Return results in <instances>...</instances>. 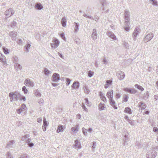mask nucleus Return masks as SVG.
<instances>
[{
	"label": "nucleus",
	"instance_id": "473e14b6",
	"mask_svg": "<svg viewBox=\"0 0 158 158\" xmlns=\"http://www.w3.org/2000/svg\"><path fill=\"white\" fill-rule=\"evenodd\" d=\"M52 43L58 47L59 45L60 42L58 40L55 39L52 41Z\"/></svg>",
	"mask_w": 158,
	"mask_h": 158
},
{
	"label": "nucleus",
	"instance_id": "f3484780",
	"mask_svg": "<svg viewBox=\"0 0 158 158\" xmlns=\"http://www.w3.org/2000/svg\"><path fill=\"white\" fill-rule=\"evenodd\" d=\"M15 143V141L14 140H12L8 142L7 144L6 147L9 148L13 147V145Z\"/></svg>",
	"mask_w": 158,
	"mask_h": 158
},
{
	"label": "nucleus",
	"instance_id": "e433bc0d",
	"mask_svg": "<svg viewBox=\"0 0 158 158\" xmlns=\"http://www.w3.org/2000/svg\"><path fill=\"white\" fill-rule=\"evenodd\" d=\"M3 51L4 53L6 54H8L9 53L8 49L4 47H3L2 48Z\"/></svg>",
	"mask_w": 158,
	"mask_h": 158
},
{
	"label": "nucleus",
	"instance_id": "bf43d9fd",
	"mask_svg": "<svg viewBox=\"0 0 158 158\" xmlns=\"http://www.w3.org/2000/svg\"><path fill=\"white\" fill-rule=\"evenodd\" d=\"M143 103L142 102H140L138 103V106L140 108V109H141V107H142L143 105Z\"/></svg>",
	"mask_w": 158,
	"mask_h": 158
},
{
	"label": "nucleus",
	"instance_id": "423d86ee",
	"mask_svg": "<svg viewBox=\"0 0 158 158\" xmlns=\"http://www.w3.org/2000/svg\"><path fill=\"white\" fill-rule=\"evenodd\" d=\"M153 34L152 33H150L148 34L143 39L144 42H146L150 40L153 37Z\"/></svg>",
	"mask_w": 158,
	"mask_h": 158
},
{
	"label": "nucleus",
	"instance_id": "0eeeda50",
	"mask_svg": "<svg viewBox=\"0 0 158 158\" xmlns=\"http://www.w3.org/2000/svg\"><path fill=\"white\" fill-rule=\"evenodd\" d=\"M24 84L26 85H28L29 86L31 87H33L34 86L33 82L29 78H27L25 80Z\"/></svg>",
	"mask_w": 158,
	"mask_h": 158
},
{
	"label": "nucleus",
	"instance_id": "9d476101",
	"mask_svg": "<svg viewBox=\"0 0 158 158\" xmlns=\"http://www.w3.org/2000/svg\"><path fill=\"white\" fill-rule=\"evenodd\" d=\"M53 81L55 82H57L60 79L59 75L57 73H54L52 76Z\"/></svg>",
	"mask_w": 158,
	"mask_h": 158
},
{
	"label": "nucleus",
	"instance_id": "20e7f679",
	"mask_svg": "<svg viewBox=\"0 0 158 158\" xmlns=\"http://www.w3.org/2000/svg\"><path fill=\"white\" fill-rule=\"evenodd\" d=\"M140 32V29L139 27H137L135 28L132 35V38L134 41L136 40L137 36L138 35Z\"/></svg>",
	"mask_w": 158,
	"mask_h": 158
},
{
	"label": "nucleus",
	"instance_id": "de8ad7c7",
	"mask_svg": "<svg viewBox=\"0 0 158 158\" xmlns=\"http://www.w3.org/2000/svg\"><path fill=\"white\" fill-rule=\"evenodd\" d=\"M122 45L124 47H126L127 48L128 47V43L124 41L123 42Z\"/></svg>",
	"mask_w": 158,
	"mask_h": 158
},
{
	"label": "nucleus",
	"instance_id": "58836bf2",
	"mask_svg": "<svg viewBox=\"0 0 158 158\" xmlns=\"http://www.w3.org/2000/svg\"><path fill=\"white\" fill-rule=\"evenodd\" d=\"M94 72L91 71H89L88 72V76L89 77H91L94 74Z\"/></svg>",
	"mask_w": 158,
	"mask_h": 158
},
{
	"label": "nucleus",
	"instance_id": "c9c22d12",
	"mask_svg": "<svg viewBox=\"0 0 158 158\" xmlns=\"http://www.w3.org/2000/svg\"><path fill=\"white\" fill-rule=\"evenodd\" d=\"M0 60L2 62L6 61V58L2 56V54H0Z\"/></svg>",
	"mask_w": 158,
	"mask_h": 158
},
{
	"label": "nucleus",
	"instance_id": "603ef678",
	"mask_svg": "<svg viewBox=\"0 0 158 158\" xmlns=\"http://www.w3.org/2000/svg\"><path fill=\"white\" fill-rule=\"evenodd\" d=\"M72 130L74 131H78V126H76L75 127H73L72 128Z\"/></svg>",
	"mask_w": 158,
	"mask_h": 158
},
{
	"label": "nucleus",
	"instance_id": "ddd939ff",
	"mask_svg": "<svg viewBox=\"0 0 158 158\" xmlns=\"http://www.w3.org/2000/svg\"><path fill=\"white\" fill-rule=\"evenodd\" d=\"M91 37L94 40H95L97 39V34L96 32V30L95 29H94L93 30L91 35Z\"/></svg>",
	"mask_w": 158,
	"mask_h": 158
},
{
	"label": "nucleus",
	"instance_id": "c03bdc74",
	"mask_svg": "<svg viewBox=\"0 0 158 158\" xmlns=\"http://www.w3.org/2000/svg\"><path fill=\"white\" fill-rule=\"evenodd\" d=\"M29 137V135H25L24 136H23L22 138V141H24L25 140H26L27 139V138Z\"/></svg>",
	"mask_w": 158,
	"mask_h": 158
},
{
	"label": "nucleus",
	"instance_id": "052dcab7",
	"mask_svg": "<svg viewBox=\"0 0 158 158\" xmlns=\"http://www.w3.org/2000/svg\"><path fill=\"white\" fill-rule=\"evenodd\" d=\"M101 99L105 103H106L107 102V100L105 97V96L103 98H101Z\"/></svg>",
	"mask_w": 158,
	"mask_h": 158
},
{
	"label": "nucleus",
	"instance_id": "774afa93",
	"mask_svg": "<svg viewBox=\"0 0 158 158\" xmlns=\"http://www.w3.org/2000/svg\"><path fill=\"white\" fill-rule=\"evenodd\" d=\"M102 62H103L104 63V64H106L107 63V60H106V58H103V60L102 61Z\"/></svg>",
	"mask_w": 158,
	"mask_h": 158
},
{
	"label": "nucleus",
	"instance_id": "4468645a",
	"mask_svg": "<svg viewBox=\"0 0 158 158\" xmlns=\"http://www.w3.org/2000/svg\"><path fill=\"white\" fill-rule=\"evenodd\" d=\"M9 35L11 37L12 40H15L16 39L15 38L17 35L14 31H12L9 33Z\"/></svg>",
	"mask_w": 158,
	"mask_h": 158
},
{
	"label": "nucleus",
	"instance_id": "2eb2a0df",
	"mask_svg": "<svg viewBox=\"0 0 158 158\" xmlns=\"http://www.w3.org/2000/svg\"><path fill=\"white\" fill-rule=\"evenodd\" d=\"M75 144L74 145V148H78V149H81V146L80 143L77 140H76L75 141Z\"/></svg>",
	"mask_w": 158,
	"mask_h": 158
},
{
	"label": "nucleus",
	"instance_id": "5fc2aeb1",
	"mask_svg": "<svg viewBox=\"0 0 158 158\" xmlns=\"http://www.w3.org/2000/svg\"><path fill=\"white\" fill-rule=\"evenodd\" d=\"M2 63V65L4 67L6 68L7 67V64L6 63V61Z\"/></svg>",
	"mask_w": 158,
	"mask_h": 158
},
{
	"label": "nucleus",
	"instance_id": "a19ab883",
	"mask_svg": "<svg viewBox=\"0 0 158 158\" xmlns=\"http://www.w3.org/2000/svg\"><path fill=\"white\" fill-rule=\"evenodd\" d=\"M21 110L22 111L23 110H25L27 109V108L25 104H23L22 105L21 107L20 108Z\"/></svg>",
	"mask_w": 158,
	"mask_h": 158
},
{
	"label": "nucleus",
	"instance_id": "4be33fe9",
	"mask_svg": "<svg viewBox=\"0 0 158 158\" xmlns=\"http://www.w3.org/2000/svg\"><path fill=\"white\" fill-rule=\"evenodd\" d=\"M35 7V8L39 10H41L43 8L42 5L40 3H37L36 4Z\"/></svg>",
	"mask_w": 158,
	"mask_h": 158
},
{
	"label": "nucleus",
	"instance_id": "f704fd0d",
	"mask_svg": "<svg viewBox=\"0 0 158 158\" xmlns=\"http://www.w3.org/2000/svg\"><path fill=\"white\" fill-rule=\"evenodd\" d=\"M31 46V45L29 44L25 45L24 47L25 49V51L27 52H28L29 51V49H30Z\"/></svg>",
	"mask_w": 158,
	"mask_h": 158
},
{
	"label": "nucleus",
	"instance_id": "49530a36",
	"mask_svg": "<svg viewBox=\"0 0 158 158\" xmlns=\"http://www.w3.org/2000/svg\"><path fill=\"white\" fill-rule=\"evenodd\" d=\"M38 102L40 105H43L44 102L43 100L41 98L40 99L38 100Z\"/></svg>",
	"mask_w": 158,
	"mask_h": 158
},
{
	"label": "nucleus",
	"instance_id": "a18cd8bd",
	"mask_svg": "<svg viewBox=\"0 0 158 158\" xmlns=\"http://www.w3.org/2000/svg\"><path fill=\"white\" fill-rule=\"evenodd\" d=\"M6 156L7 158H10L11 157H12V155L10 153V152H7L6 154Z\"/></svg>",
	"mask_w": 158,
	"mask_h": 158
},
{
	"label": "nucleus",
	"instance_id": "a878e982",
	"mask_svg": "<svg viewBox=\"0 0 158 158\" xmlns=\"http://www.w3.org/2000/svg\"><path fill=\"white\" fill-rule=\"evenodd\" d=\"M149 94L148 91L145 93L143 95V99L144 100H146L148 98Z\"/></svg>",
	"mask_w": 158,
	"mask_h": 158
},
{
	"label": "nucleus",
	"instance_id": "6e6552de",
	"mask_svg": "<svg viewBox=\"0 0 158 158\" xmlns=\"http://www.w3.org/2000/svg\"><path fill=\"white\" fill-rule=\"evenodd\" d=\"M123 90L131 94H135L136 93V91L134 89H130L129 88H124Z\"/></svg>",
	"mask_w": 158,
	"mask_h": 158
},
{
	"label": "nucleus",
	"instance_id": "aec40b11",
	"mask_svg": "<svg viewBox=\"0 0 158 158\" xmlns=\"http://www.w3.org/2000/svg\"><path fill=\"white\" fill-rule=\"evenodd\" d=\"M106 84L105 85L104 87L106 89L110 85H111L112 83L111 80H107L106 81Z\"/></svg>",
	"mask_w": 158,
	"mask_h": 158
},
{
	"label": "nucleus",
	"instance_id": "ea45409f",
	"mask_svg": "<svg viewBox=\"0 0 158 158\" xmlns=\"http://www.w3.org/2000/svg\"><path fill=\"white\" fill-rule=\"evenodd\" d=\"M128 98L129 97L127 95H125V97L123 98L122 102H127L128 100Z\"/></svg>",
	"mask_w": 158,
	"mask_h": 158
},
{
	"label": "nucleus",
	"instance_id": "c756f323",
	"mask_svg": "<svg viewBox=\"0 0 158 158\" xmlns=\"http://www.w3.org/2000/svg\"><path fill=\"white\" fill-rule=\"evenodd\" d=\"M83 89L84 90V92L86 94H88L90 92V90L88 88V87L86 86H85L83 88Z\"/></svg>",
	"mask_w": 158,
	"mask_h": 158
},
{
	"label": "nucleus",
	"instance_id": "f257e3e1",
	"mask_svg": "<svg viewBox=\"0 0 158 158\" xmlns=\"http://www.w3.org/2000/svg\"><path fill=\"white\" fill-rule=\"evenodd\" d=\"M113 92L112 90H110L108 91L106 94V96L109 99L110 103V105L114 108L115 109H117V107L115 106V102L114 100L113 99Z\"/></svg>",
	"mask_w": 158,
	"mask_h": 158
},
{
	"label": "nucleus",
	"instance_id": "cd10ccee",
	"mask_svg": "<svg viewBox=\"0 0 158 158\" xmlns=\"http://www.w3.org/2000/svg\"><path fill=\"white\" fill-rule=\"evenodd\" d=\"M149 2L153 6L158 5V2L156 0H149Z\"/></svg>",
	"mask_w": 158,
	"mask_h": 158
},
{
	"label": "nucleus",
	"instance_id": "a211bd4d",
	"mask_svg": "<svg viewBox=\"0 0 158 158\" xmlns=\"http://www.w3.org/2000/svg\"><path fill=\"white\" fill-rule=\"evenodd\" d=\"M79 82H76V81H75L73 82L72 86V88L75 89H78L79 88Z\"/></svg>",
	"mask_w": 158,
	"mask_h": 158
},
{
	"label": "nucleus",
	"instance_id": "7ed1b4c3",
	"mask_svg": "<svg viewBox=\"0 0 158 158\" xmlns=\"http://www.w3.org/2000/svg\"><path fill=\"white\" fill-rule=\"evenodd\" d=\"M157 154V152L154 150L152 149L147 152L146 157L148 158H154L156 157Z\"/></svg>",
	"mask_w": 158,
	"mask_h": 158
},
{
	"label": "nucleus",
	"instance_id": "e2e57ef3",
	"mask_svg": "<svg viewBox=\"0 0 158 158\" xmlns=\"http://www.w3.org/2000/svg\"><path fill=\"white\" fill-rule=\"evenodd\" d=\"M96 142H93V145L92 147V148L93 149L96 148Z\"/></svg>",
	"mask_w": 158,
	"mask_h": 158
},
{
	"label": "nucleus",
	"instance_id": "4d7b16f0",
	"mask_svg": "<svg viewBox=\"0 0 158 158\" xmlns=\"http://www.w3.org/2000/svg\"><path fill=\"white\" fill-rule=\"evenodd\" d=\"M51 46L52 48V49H55L57 47V46L56 45H55V44L53 43L51 44Z\"/></svg>",
	"mask_w": 158,
	"mask_h": 158
},
{
	"label": "nucleus",
	"instance_id": "9b49d317",
	"mask_svg": "<svg viewBox=\"0 0 158 158\" xmlns=\"http://www.w3.org/2000/svg\"><path fill=\"white\" fill-rule=\"evenodd\" d=\"M13 97H14V100L17 101L20 98L21 96L20 94L17 92H15L13 93Z\"/></svg>",
	"mask_w": 158,
	"mask_h": 158
},
{
	"label": "nucleus",
	"instance_id": "72a5a7b5",
	"mask_svg": "<svg viewBox=\"0 0 158 158\" xmlns=\"http://www.w3.org/2000/svg\"><path fill=\"white\" fill-rule=\"evenodd\" d=\"M9 96L10 97V101L12 102L14 100L13 92H10L9 94Z\"/></svg>",
	"mask_w": 158,
	"mask_h": 158
},
{
	"label": "nucleus",
	"instance_id": "b1692460",
	"mask_svg": "<svg viewBox=\"0 0 158 158\" xmlns=\"http://www.w3.org/2000/svg\"><path fill=\"white\" fill-rule=\"evenodd\" d=\"M98 107L100 110H103L106 108V105L105 104H102L101 102L98 105Z\"/></svg>",
	"mask_w": 158,
	"mask_h": 158
},
{
	"label": "nucleus",
	"instance_id": "393cba45",
	"mask_svg": "<svg viewBox=\"0 0 158 158\" xmlns=\"http://www.w3.org/2000/svg\"><path fill=\"white\" fill-rule=\"evenodd\" d=\"M66 22L67 21L65 18L64 17L61 20V23L63 27H65L66 26Z\"/></svg>",
	"mask_w": 158,
	"mask_h": 158
},
{
	"label": "nucleus",
	"instance_id": "680f3d73",
	"mask_svg": "<svg viewBox=\"0 0 158 158\" xmlns=\"http://www.w3.org/2000/svg\"><path fill=\"white\" fill-rule=\"evenodd\" d=\"M131 125H134V122L133 121L130 120V119H128V120L127 121Z\"/></svg>",
	"mask_w": 158,
	"mask_h": 158
},
{
	"label": "nucleus",
	"instance_id": "dca6fc26",
	"mask_svg": "<svg viewBox=\"0 0 158 158\" xmlns=\"http://www.w3.org/2000/svg\"><path fill=\"white\" fill-rule=\"evenodd\" d=\"M14 66L15 69L16 71H18L19 70H21L22 68V65L18 63L15 64Z\"/></svg>",
	"mask_w": 158,
	"mask_h": 158
},
{
	"label": "nucleus",
	"instance_id": "6ab92c4d",
	"mask_svg": "<svg viewBox=\"0 0 158 158\" xmlns=\"http://www.w3.org/2000/svg\"><path fill=\"white\" fill-rule=\"evenodd\" d=\"M64 128V127L63 126L60 125L58 126L56 131L58 133L60 132H62L63 131Z\"/></svg>",
	"mask_w": 158,
	"mask_h": 158
},
{
	"label": "nucleus",
	"instance_id": "3c124183",
	"mask_svg": "<svg viewBox=\"0 0 158 158\" xmlns=\"http://www.w3.org/2000/svg\"><path fill=\"white\" fill-rule=\"evenodd\" d=\"M22 90L24 92V94H26L27 93L28 91L27 90V89L25 86H23L22 88Z\"/></svg>",
	"mask_w": 158,
	"mask_h": 158
},
{
	"label": "nucleus",
	"instance_id": "338daca9",
	"mask_svg": "<svg viewBox=\"0 0 158 158\" xmlns=\"http://www.w3.org/2000/svg\"><path fill=\"white\" fill-rule=\"evenodd\" d=\"M124 29L126 31H129L130 27L129 26H126V27H124Z\"/></svg>",
	"mask_w": 158,
	"mask_h": 158
},
{
	"label": "nucleus",
	"instance_id": "69168bd1",
	"mask_svg": "<svg viewBox=\"0 0 158 158\" xmlns=\"http://www.w3.org/2000/svg\"><path fill=\"white\" fill-rule=\"evenodd\" d=\"M147 107V105L146 104H144L143 103V105L142 107H141V109H142L143 110L145 109Z\"/></svg>",
	"mask_w": 158,
	"mask_h": 158
},
{
	"label": "nucleus",
	"instance_id": "6e6d98bb",
	"mask_svg": "<svg viewBox=\"0 0 158 158\" xmlns=\"http://www.w3.org/2000/svg\"><path fill=\"white\" fill-rule=\"evenodd\" d=\"M85 103H86L87 105L89 106V104L90 102L89 101L88 99L87 98H86L85 99Z\"/></svg>",
	"mask_w": 158,
	"mask_h": 158
},
{
	"label": "nucleus",
	"instance_id": "0e129e2a",
	"mask_svg": "<svg viewBox=\"0 0 158 158\" xmlns=\"http://www.w3.org/2000/svg\"><path fill=\"white\" fill-rule=\"evenodd\" d=\"M17 43L18 44L22 45L23 42L21 39H19L17 41Z\"/></svg>",
	"mask_w": 158,
	"mask_h": 158
},
{
	"label": "nucleus",
	"instance_id": "f8f14e48",
	"mask_svg": "<svg viewBox=\"0 0 158 158\" xmlns=\"http://www.w3.org/2000/svg\"><path fill=\"white\" fill-rule=\"evenodd\" d=\"M107 35L114 40H115L116 39V37L114 34L112 32L110 31H108L107 33Z\"/></svg>",
	"mask_w": 158,
	"mask_h": 158
},
{
	"label": "nucleus",
	"instance_id": "7c9ffc66",
	"mask_svg": "<svg viewBox=\"0 0 158 158\" xmlns=\"http://www.w3.org/2000/svg\"><path fill=\"white\" fill-rule=\"evenodd\" d=\"M135 86L139 90H141V91H142L144 90V89L140 85H139L138 84H135Z\"/></svg>",
	"mask_w": 158,
	"mask_h": 158
},
{
	"label": "nucleus",
	"instance_id": "8fccbe9b",
	"mask_svg": "<svg viewBox=\"0 0 158 158\" xmlns=\"http://www.w3.org/2000/svg\"><path fill=\"white\" fill-rule=\"evenodd\" d=\"M17 24V23L13 21L11 23V26L12 27H15Z\"/></svg>",
	"mask_w": 158,
	"mask_h": 158
},
{
	"label": "nucleus",
	"instance_id": "1a4fd4ad",
	"mask_svg": "<svg viewBox=\"0 0 158 158\" xmlns=\"http://www.w3.org/2000/svg\"><path fill=\"white\" fill-rule=\"evenodd\" d=\"M117 75L118 78L120 80H122L125 77V74L124 73L121 71L118 72L117 73Z\"/></svg>",
	"mask_w": 158,
	"mask_h": 158
},
{
	"label": "nucleus",
	"instance_id": "4c0bfd02",
	"mask_svg": "<svg viewBox=\"0 0 158 158\" xmlns=\"http://www.w3.org/2000/svg\"><path fill=\"white\" fill-rule=\"evenodd\" d=\"M44 73L46 75H48L49 73H50L51 72L48 70L46 68H44Z\"/></svg>",
	"mask_w": 158,
	"mask_h": 158
},
{
	"label": "nucleus",
	"instance_id": "79ce46f5",
	"mask_svg": "<svg viewBox=\"0 0 158 158\" xmlns=\"http://www.w3.org/2000/svg\"><path fill=\"white\" fill-rule=\"evenodd\" d=\"M82 106L83 109L86 112H87L88 111V110L87 109V108L85 106V105L83 103H82V105L81 106Z\"/></svg>",
	"mask_w": 158,
	"mask_h": 158
},
{
	"label": "nucleus",
	"instance_id": "f03ea898",
	"mask_svg": "<svg viewBox=\"0 0 158 158\" xmlns=\"http://www.w3.org/2000/svg\"><path fill=\"white\" fill-rule=\"evenodd\" d=\"M124 15L125 25V26H129L130 24V12L129 10H124Z\"/></svg>",
	"mask_w": 158,
	"mask_h": 158
},
{
	"label": "nucleus",
	"instance_id": "09e8293b",
	"mask_svg": "<svg viewBox=\"0 0 158 158\" xmlns=\"http://www.w3.org/2000/svg\"><path fill=\"white\" fill-rule=\"evenodd\" d=\"M20 158H28V156L27 154H25L22 155Z\"/></svg>",
	"mask_w": 158,
	"mask_h": 158
},
{
	"label": "nucleus",
	"instance_id": "39448f33",
	"mask_svg": "<svg viewBox=\"0 0 158 158\" xmlns=\"http://www.w3.org/2000/svg\"><path fill=\"white\" fill-rule=\"evenodd\" d=\"M14 13L15 12L11 8L9 9L8 10H6L4 13L6 15L5 18L7 19L8 17H10L13 15Z\"/></svg>",
	"mask_w": 158,
	"mask_h": 158
},
{
	"label": "nucleus",
	"instance_id": "2f4dec72",
	"mask_svg": "<svg viewBox=\"0 0 158 158\" xmlns=\"http://www.w3.org/2000/svg\"><path fill=\"white\" fill-rule=\"evenodd\" d=\"M99 2L103 7L107 4V2L106 0H99Z\"/></svg>",
	"mask_w": 158,
	"mask_h": 158
},
{
	"label": "nucleus",
	"instance_id": "37998d69",
	"mask_svg": "<svg viewBox=\"0 0 158 158\" xmlns=\"http://www.w3.org/2000/svg\"><path fill=\"white\" fill-rule=\"evenodd\" d=\"M82 131L83 133L85 135H87V132L88 131L86 129H85V128L83 127L82 128Z\"/></svg>",
	"mask_w": 158,
	"mask_h": 158
},
{
	"label": "nucleus",
	"instance_id": "5701e85b",
	"mask_svg": "<svg viewBox=\"0 0 158 158\" xmlns=\"http://www.w3.org/2000/svg\"><path fill=\"white\" fill-rule=\"evenodd\" d=\"M35 95L38 98H40L41 96V93L37 90H36L34 92Z\"/></svg>",
	"mask_w": 158,
	"mask_h": 158
},
{
	"label": "nucleus",
	"instance_id": "412c9836",
	"mask_svg": "<svg viewBox=\"0 0 158 158\" xmlns=\"http://www.w3.org/2000/svg\"><path fill=\"white\" fill-rule=\"evenodd\" d=\"M124 111L125 113H127L129 114H131L132 113L131 110L129 107L125 108Z\"/></svg>",
	"mask_w": 158,
	"mask_h": 158
},
{
	"label": "nucleus",
	"instance_id": "bb28decb",
	"mask_svg": "<svg viewBox=\"0 0 158 158\" xmlns=\"http://www.w3.org/2000/svg\"><path fill=\"white\" fill-rule=\"evenodd\" d=\"M74 25L75 26L74 27V32L75 33H77L78 31L79 25L77 23L75 22L74 23Z\"/></svg>",
	"mask_w": 158,
	"mask_h": 158
},
{
	"label": "nucleus",
	"instance_id": "864d4df0",
	"mask_svg": "<svg viewBox=\"0 0 158 158\" xmlns=\"http://www.w3.org/2000/svg\"><path fill=\"white\" fill-rule=\"evenodd\" d=\"M66 81L67 82L66 83V86H68L70 83L71 80L69 78H67L66 79Z\"/></svg>",
	"mask_w": 158,
	"mask_h": 158
},
{
	"label": "nucleus",
	"instance_id": "c85d7f7f",
	"mask_svg": "<svg viewBox=\"0 0 158 158\" xmlns=\"http://www.w3.org/2000/svg\"><path fill=\"white\" fill-rule=\"evenodd\" d=\"M12 61L14 62V63H15V64L18 63V57L16 56H14L12 58Z\"/></svg>",
	"mask_w": 158,
	"mask_h": 158
},
{
	"label": "nucleus",
	"instance_id": "13d9d810",
	"mask_svg": "<svg viewBox=\"0 0 158 158\" xmlns=\"http://www.w3.org/2000/svg\"><path fill=\"white\" fill-rule=\"evenodd\" d=\"M99 95L100 96V98L105 96L104 94H103L102 92L101 91H100L99 92Z\"/></svg>",
	"mask_w": 158,
	"mask_h": 158
}]
</instances>
